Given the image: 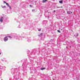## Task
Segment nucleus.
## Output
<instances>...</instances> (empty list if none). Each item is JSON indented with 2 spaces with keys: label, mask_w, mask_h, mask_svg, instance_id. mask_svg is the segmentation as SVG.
<instances>
[{
  "label": "nucleus",
  "mask_w": 80,
  "mask_h": 80,
  "mask_svg": "<svg viewBox=\"0 0 80 80\" xmlns=\"http://www.w3.org/2000/svg\"><path fill=\"white\" fill-rule=\"evenodd\" d=\"M8 40V38L7 37H6L4 38V42H7Z\"/></svg>",
  "instance_id": "1"
},
{
  "label": "nucleus",
  "mask_w": 80,
  "mask_h": 80,
  "mask_svg": "<svg viewBox=\"0 0 80 80\" xmlns=\"http://www.w3.org/2000/svg\"><path fill=\"white\" fill-rule=\"evenodd\" d=\"M3 17H1L0 19V22H3Z\"/></svg>",
  "instance_id": "2"
},
{
  "label": "nucleus",
  "mask_w": 80,
  "mask_h": 80,
  "mask_svg": "<svg viewBox=\"0 0 80 80\" xmlns=\"http://www.w3.org/2000/svg\"><path fill=\"white\" fill-rule=\"evenodd\" d=\"M67 13L68 14H70L71 13H72V12L71 11H68L67 12Z\"/></svg>",
  "instance_id": "3"
},
{
  "label": "nucleus",
  "mask_w": 80,
  "mask_h": 80,
  "mask_svg": "<svg viewBox=\"0 0 80 80\" xmlns=\"http://www.w3.org/2000/svg\"><path fill=\"white\" fill-rule=\"evenodd\" d=\"M42 35H43V33H41L40 34H39L38 35V36H39V37H42Z\"/></svg>",
  "instance_id": "4"
},
{
  "label": "nucleus",
  "mask_w": 80,
  "mask_h": 80,
  "mask_svg": "<svg viewBox=\"0 0 80 80\" xmlns=\"http://www.w3.org/2000/svg\"><path fill=\"white\" fill-rule=\"evenodd\" d=\"M6 5L8 6V7H9V8H10V6H9V4H8V3H6Z\"/></svg>",
  "instance_id": "5"
},
{
  "label": "nucleus",
  "mask_w": 80,
  "mask_h": 80,
  "mask_svg": "<svg viewBox=\"0 0 80 80\" xmlns=\"http://www.w3.org/2000/svg\"><path fill=\"white\" fill-rule=\"evenodd\" d=\"M45 68H41V70H45Z\"/></svg>",
  "instance_id": "6"
},
{
  "label": "nucleus",
  "mask_w": 80,
  "mask_h": 80,
  "mask_svg": "<svg viewBox=\"0 0 80 80\" xmlns=\"http://www.w3.org/2000/svg\"><path fill=\"white\" fill-rule=\"evenodd\" d=\"M47 0H44L42 1L43 3H45V2H46V1H47Z\"/></svg>",
  "instance_id": "7"
},
{
  "label": "nucleus",
  "mask_w": 80,
  "mask_h": 80,
  "mask_svg": "<svg viewBox=\"0 0 80 80\" xmlns=\"http://www.w3.org/2000/svg\"><path fill=\"white\" fill-rule=\"evenodd\" d=\"M62 2H63V1H59V3H62Z\"/></svg>",
  "instance_id": "8"
},
{
  "label": "nucleus",
  "mask_w": 80,
  "mask_h": 80,
  "mask_svg": "<svg viewBox=\"0 0 80 80\" xmlns=\"http://www.w3.org/2000/svg\"><path fill=\"white\" fill-rule=\"evenodd\" d=\"M75 36H76V37H78V34H75Z\"/></svg>",
  "instance_id": "9"
},
{
  "label": "nucleus",
  "mask_w": 80,
  "mask_h": 80,
  "mask_svg": "<svg viewBox=\"0 0 80 80\" xmlns=\"http://www.w3.org/2000/svg\"><path fill=\"white\" fill-rule=\"evenodd\" d=\"M2 8H6V6H2Z\"/></svg>",
  "instance_id": "10"
},
{
  "label": "nucleus",
  "mask_w": 80,
  "mask_h": 80,
  "mask_svg": "<svg viewBox=\"0 0 80 80\" xmlns=\"http://www.w3.org/2000/svg\"><path fill=\"white\" fill-rule=\"evenodd\" d=\"M28 42H31V40L30 39H28Z\"/></svg>",
  "instance_id": "11"
},
{
  "label": "nucleus",
  "mask_w": 80,
  "mask_h": 80,
  "mask_svg": "<svg viewBox=\"0 0 80 80\" xmlns=\"http://www.w3.org/2000/svg\"><path fill=\"white\" fill-rule=\"evenodd\" d=\"M57 32H59V33H60V31L59 30H58L57 31Z\"/></svg>",
  "instance_id": "12"
},
{
  "label": "nucleus",
  "mask_w": 80,
  "mask_h": 80,
  "mask_svg": "<svg viewBox=\"0 0 80 80\" xmlns=\"http://www.w3.org/2000/svg\"><path fill=\"white\" fill-rule=\"evenodd\" d=\"M8 37L9 38H12V37H11V36H8Z\"/></svg>",
  "instance_id": "13"
},
{
  "label": "nucleus",
  "mask_w": 80,
  "mask_h": 80,
  "mask_svg": "<svg viewBox=\"0 0 80 80\" xmlns=\"http://www.w3.org/2000/svg\"><path fill=\"white\" fill-rule=\"evenodd\" d=\"M35 9H32V12H34V11H35Z\"/></svg>",
  "instance_id": "14"
},
{
  "label": "nucleus",
  "mask_w": 80,
  "mask_h": 80,
  "mask_svg": "<svg viewBox=\"0 0 80 80\" xmlns=\"http://www.w3.org/2000/svg\"><path fill=\"white\" fill-rule=\"evenodd\" d=\"M29 6L30 7H32V5H30Z\"/></svg>",
  "instance_id": "15"
},
{
  "label": "nucleus",
  "mask_w": 80,
  "mask_h": 80,
  "mask_svg": "<svg viewBox=\"0 0 80 80\" xmlns=\"http://www.w3.org/2000/svg\"><path fill=\"white\" fill-rule=\"evenodd\" d=\"M4 3H6L7 2H6L5 1H4Z\"/></svg>",
  "instance_id": "16"
},
{
  "label": "nucleus",
  "mask_w": 80,
  "mask_h": 80,
  "mask_svg": "<svg viewBox=\"0 0 80 80\" xmlns=\"http://www.w3.org/2000/svg\"><path fill=\"white\" fill-rule=\"evenodd\" d=\"M60 8V7H57V8Z\"/></svg>",
  "instance_id": "17"
},
{
  "label": "nucleus",
  "mask_w": 80,
  "mask_h": 80,
  "mask_svg": "<svg viewBox=\"0 0 80 80\" xmlns=\"http://www.w3.org/2000/svg\"><path fill=\"white\" fill-rule=\"evenodd\" d=\"M38 31H41V29H39Z\"/></svg>",
  "instance_id": "18"
},
{
  "label": "nucleus",
  "mask_w": 80,
  "mask_h": 80,
  "mask_svg": "<svg viewBox=\"0 0 80 80\" xmlns=\"http://www.w3.org/2000/svg\"><path fill=\"white\" fill-rule=\"evenodd\" d=\"M53 12H55L56 11H55V10H54V11H53Z\"/></svg>",
  "instance_id": "19"
},
{
  "label": "nucleus",
  "mask_w": 80,
  "mask_h": 80,
  "mask_svg": "<svg viewBox=\"0 0 80 80\" xmlns=\"http://www.w3.org/2000/svg\"><path fill=\"white\" fill-rule=\"evenodd\" d=\"M0 55H1V53L0 52Z\"/></svg>",
  "instance_id": "20"
},
{
  "label": "nucleus",
  "mask_w": 80,
  "mask_h": 80,
  "mask_svg": "<svg viewBox=\"0 0 80 80\" xmlns=\"http://www.w3.org/2000/svg\"><path fill=\"white\" fill-rule=\"evenodd\" d=\"M61 8H62V7H61Z\"/></svg>",
  "instance_id": "21"
},
{
  "label": "nucleus",
  "mask_w": 80,
  "mask_h": 80,
  "mask_svg": "<svg viewBox=\"0 0 80 80\" xmlns=\"http://www.w3.org/2000/svg\"><path fill=\"white\" fill-rule=\"evenodd\" d=\"M66 48H67V47Z\"/></svg>",
  "instance_id": "22"
}]
</instances>
